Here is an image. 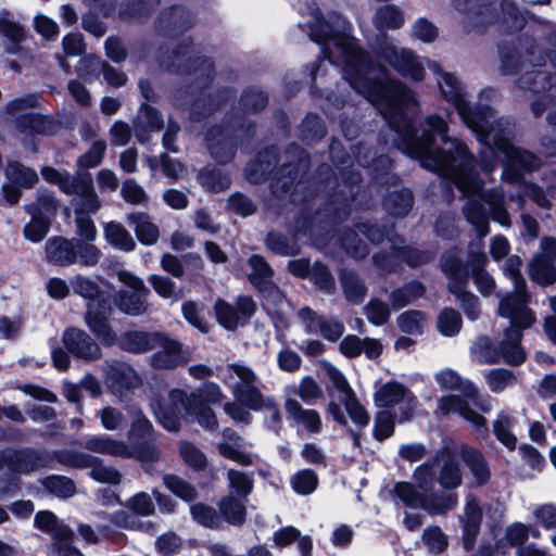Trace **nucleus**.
<instances>
[{"instance_id": "nucleus-1", "label": "nucleus", "mask_w": 556, "mask_h": 556, "mask_svg": "<svg viewBox=\"0 0 556 556\" xmlns=\"http://www.w3.org/2000/svg\"><path fill=\"white\" fill-rule=\"evenodd\" d=\"M308 10L311 39L325 43V59L330 62L334 58L343 59L345 79L379 110L397 134V148L418 160L424 168L451 178L465 193L479 190L482 181L473 172V156L463 142L447 136V123L431 114L426 117L421 129L416 130L404 113L417 104L414 93L401 81L384 79V68L369 60L355 40L345 34L344 20L333 15L326 21L313 2Z\"/></svg>"}, {"instance_id": "nucleus-2", "label": "nucleus", "mask_w": 556, "mask_h": 556, "mask_svg": "<svg viewBox=\"0 0 556 556\" xmlns=\"http://www.w3.org/2000/svg\"><path fill=\"white\" fill-rule=\"evenodd\" d=\"M431 68L439 73L437 64H432ZM438 85L442 97L455 106L465 125L485 146L479 154L480 167L484 173H491L496 168L495 150L506 159V166L502 173L505 181L517 184L522 180L521 174L515 166H519L525 172L540 168L539 157L513 144L510 138L513 127L508 121L496 117L489 106L472 105L465 100V87L455 74L440 72Z\"/></svg>"}, {"instance_id": "nucleus-3", "label": "nucleus", "mask_w": 556, "mask_h": 556, "mask_svg": "<svg viewBox=\"0 0 556 556\" xmlns=\"http://www.w3.org/2000/svg\"><path fill=\"white\" fill-rule=\"evenodd\" d=\"M151 407L156 419L168 431H177L180 428V419L185 414L194 416L197 421L208 430L218 427L213 409L195 395H188L182 390L169 391L164 400L154 399Z\"/></svg>"}, {"instance_id": "nucleus-4", "label": "nucleus", "mask_w": 556, "mask_h": 556, "mask_svg": "<svg viewBox=\"0 0 556 556\" xmlns=\"http://www.w3.org/2000/svg\"><path fill=\"white\" fill-rule=\"evenodd\" d=\"M497 313L510 321L504 338L498 342L501 359L508 365L518 366L526 361V352L521 346L522 331L535 323V314L525 303L513 298H501Z\"/></svg>"}, {"instance_id": "nucleus-5", "label": "nucleus", "mask_w": 556, "mask_h": 556, "mask_svg": "<svg viewBox=\"0 0 556 556\" xmlns=\"http://www.w3.org/2000/svg\"><path fill=\"white\" fill-rule=\"evenodd\" d=\"M413 479L422 491H434L435 483L445 491H453L463 483V470L457 457L443 447L414 469Z\"/></svg>"}, {"instance_id": "nucleus-6", "label": "nucleus", "mask_w": 556, "mask_h": 556, "mask_svg": "<svg viewBox=\"0 0 556 556\" xmlns=\"http://www.w3.org/2000/svg\"><path fill=\"white\" fill-rule=\"evenodd\" d=\"M55 452L34 448H10L3 451L0 457L2 467L8 472L0 477V496L17 490L21 475H30L41 468L50 467L55 458Z\"/></svg>"}, {"instance_id": "nucleus-7", "label": "nucleus", "mask_w": 556, "mask_h": 556, "mask_svg": "<svg viewBox=\"0 0 556 556\" xmlns=\"http://www.w3.org/2000/svg\"><path fill=\"white\" fill-rule=\"evenodd\" d=\"M483 181L482 179H480ZM484 182H482V187L473 192H464L459 189V191L468 197L466 204L463 207V213L469 224H471L479 237H485L489 231V222H488V213L483 206V202L489 205L491 216L494 222L501 224L502 226L510 225V217L507 210L504 207L505 195L502 189H491L484 192L481 197L476 198L473 195L478 194L482 188Z\"/></svg>"}, {"instance_id": "nucleus-8", "label": "nucleus", "mask_w": 556, "mask_h": 556, "mask_svg": "<svg viewBox=\"0 0 556 556\" xmlns=\"http://www.w3.org/2000/svg\"><path fill=\"white\" fill-rule=\"evenodd\" d=\"M392 493L407 507L421 508L432 516H444L458 504L454 492L422 491L417 483L401 481L393 485Z\"/></svg>"}, {"instance_id": "nucleus-9", "label": "nucleus", "mask_w": 556, "mask_h": 556, "mask_svg": "<svg viewBox=\"0 0 556 556\" xmlns=\"http://www.w3.org/2000/svg\"><path fill=\"white\" fill-rule=\"evenodd\" d=\"M222 381L229 387L233 397L247 407L263 395L258 375L244 362L228 363L223 369Z\"/></svg>"}, {"instance_id": "nucleus-10", "label": "nucleus", "mask_w": 556, "mask_h": 556, "mask_svg": "<svg viewBox=\"0 0 556 556\" xmlns=\"http://www.w3.org/2000/svg\"><path fill=\"white\" fill-rule=\"evenodd\" d=\"M116 275L117 279L129 288V290H122L116 293L115 304L118 309L130 316L146 314L150 307L148 302L150 290L143 280L125 269L118 270Z\"/></svg>"}, {"instance_id": "nucleus-11", "label": "nucleus", "mask_w": 556, "mask_h": 556, "mask_svg": "<svg viewBox=\"0 0 556 556\" xmlns=\"http://www.w3.org/2000/svg\"><path fill=\"white\" fill-rule=\"evenodd\" d=\"M56 460L72 468H90V477L102 483L118 484L122 475L113 467L104 465L103 460L91 454L75 450L55 451Z\"/></svg>"}, {"instance_id": "nucleus-12", "label": "nucleus", "mask_w": 556, "mask_h": 556, "mask_svg": "<svg viewBox=\"0 0 556 556\" xmlns=\"http://www.w3.org/2000/svg\"><path fill=\"white\" fill-rule=\"evenodd\" d=\"M216 320L227 330H236L245 325L256 311V304L249 295H240L231 304L224 299H217L213 306Z\"/></svg>"}, {"instance_id": "nucleus-13", "label": "nucleus", "mask_w": 556, "mask_h": 556, "mask_svg": "<svg viewBox=\"0 0 556 556\" xmlns=\"http://www.w3.org/2000/svg\"><path fill=\"white\" fill-rule=\"evenodd\" d=\"M112 307L108 300L88 302L85 321L93 334L104 344H113L117 336L112 329L109 319Z\"/></svg>"}, {"instance_id": "nucleus-14", "label": "nucleus", "mask_w": 556, "mask_h": 556, "mask_svg": "<svg viewBox=\"0 0 556 556\" xmlns=\"http://www.w3.org/2000/svg\"><path fill=\"white\" fill-rule=\"evenodd\" d=\"M161 64L168 70L177 72L191 73L192 71L197 77L205 79L208 78L213 67L211 60L207 58H197L193 60L190 55V46L186 42L174 49L172 55L163 58Z\"/></svg>"}, {"instance_id": "nucleus-15", "label": "nucleus", "mask_w": 556, "mask_h": 556, "mask_svg": "<svg viewBox=\"0 0 556 556\" xmlns=\"http://www.w3.org/2000/svg\"><path fill=\"white\" fill-rule=\"evenodd\" d=\"M374 400L379 407H393L403 403L405 412L401 420L409 419L417 406V400L413 393L397 381H388L380 386L374 395Z\"/></svg>"}, {"instance_id": "nucleus-16", "label": "nucleus", "mask_w": 556, "mask_h": 556, "mask_svg": "<svg viewBox=\"0 0 556 556\" xmlns=\"http://www.w3.org/2000/svg\"><path fill=\"white\" fill-rule=\"evenodd\" d=\"M380 58L403 76L417 81L424 78L422 63L412 51L386 45L380 50Z\"/></svg>"}, {"instance_id": "nucleus-17", "label": "nucleus", "mask_w": 556, "mask_h": 556, "mask_svg": "<svg viewBox=\"0 0 556 556\" xmlns=\"http://www.w3.org/2000/svg\"><path fill=\"white\" fill-rule=\"evenodd\" d=\"M103 369L106 384L113 393L119 396L141 386V378L135 369L126 363L118 361L106 362Z\"/></svg>"}, {"instance_id": "nucleus-18", "label": "nucleus", "mask_w": 556, "mask_h": 556, "mask_svg": "<svg viewBox=\"0 0 556 556\" xmlns=\"http://www.w3.org/2000/svg\"><path fill=\"white\" fill-rule=\"evenodd\" d=\"M62 342L66 350L78 358L94 361L101 356V349L98 343L79 328H67L63 332Z\"/></svg>"}, {"instance_id": "nucleus-19", "label": "nucleus", "mask_w": 556, "mask_h": 556, "mask_svg": "<svg viewBox=\"0 0 556 556\" xmlns=\"http://www.w3.org/2000/svg\"><path fill=\"white\" fill-rule=\"evenodd\" d=\"M458 518L463 527L464 548L471 551L475 547L483 518L482 509L476 496L471 494L466 496L463 514Z\"/></svg>"}, {"instance_id": "nucleus-20", "label": "nucleus", "mask_w": 556, "mask_h": 556, "mask_svg": "<svg viewBox=\"0 0 556 556\" xmlns=\"http://www.w3.org/2000/svg\"><path fill=\"white\" fill-rule=\"evenodd\" d=\"M438 409L441 414L457 413L462 418L467 420L480 434L486 437L489 429L486 419L472 409L467 402L456 395H446L439 399Z\"/></svg>"}, {"instance_id": "nucleus-21", "label": "nucleus", "mask_w": 556, "mask_h": 556, "mask_svg": "<svg viewBox=\"0 0 556 556\" xmlns=\"http://www.w3.org/2000/svg\"><path fill=\"white\" fill-rule=\"evenodd\" d=\"M435 380L443 389H459L465 397L475 401L476 406L482 413H489L492 409V405L489 399L479 397V391L477 387L469 381H463L458 374L455 371L451 369H443L435 375Z\"/></svg>"}, {"instance_id": "nucleus-22", "label": "nucleus", "mask_w": 556, "mask_h": 556, "mask_svg": "<svg viewBox=\"0 0 556 556\" xmlns=\"http://www.w3.org/2000/svg\"><path fill=\"white\" fill-rule=\"evenodd\" d=\"M72 190L68 195L78 197L75 206L76 215H88L99 211L101 202L94 192L93 182L89 174H79V179Z\"/></svg>"}, {"instance_id": "nucleus-23", "label": "nucleus", "mask_w": 556, "mask_h": 556, "mask_svg": "<svg viewBox=\"0 0 556 556\" xmlns=\"http://www.w3.org/2000/svg\"><path fill=\"white\" fill-rule=\"evenodd\" d=\"M85 448L97 454L108 455L116 458L131 456L130 445L108 434H94L85 442Z\"/></svg>"}, {"instance_id": "nucleus-24", "label": "nucleus", "mask_w": 556, "mask_h": 556, "mask_svg": "<svg viewBox=\"0 0 556 556\" xmlns=\"http://www.w3.org/2000/svg\"><path fill=\"white\" fill-rule=\"evenodd\" d=\"M546 63V58L539 49L534 41H526L517 52V60L515 56H509L504 62V67L509 73H515L518 70H527L533 66H542Z\"/></svg>"}, {"instance_id": "nucleus-25", "label": "nucleus", "mask_w": 556, "mask_h": 556, "mask_svg": "<svg viewBox=\"0 0 556 556\" xmlns=\"http://www.w3.org/2000/svg\"><path fill=\"white\" fill-rule=\"evenodd\" d=\"M46 258L49 263L59 266L75 264V240L54 237L45 245Z\"/></svg>"}, {"instance_id": "nucleus-26", "label": "nucleus", "mask_w": 556, "mask_h": 556, "mask_svg": "<svg viewBox=\"0 0 556 556\" xmlns=\"http://www.w3.org/2000/svg\"><path fill=\"white\" fill-rule=\"evenodd\" d=\"M285 408L288 418L303 426L309 433H318L321 430V418L317 410L304 408L294 399H288Z\"/></svg>"}, {"instance_id": "nucleus-27", "label": "nucleus", "mask_w": 556, "mask_h": 556, "mask_svg": "<svg viewBox=\"0 0 556 556\" xmlns=\"http://www.w3.org/2000/svg\"><path fill=\"white\" fill-rule=\"evenodd\" d=\"M126 222L134 227L136 237L142 244L152 245L157 242L160 229L147 213H130L126 216Z\"/></svg>"}, {"instance_id": "nucleus-28", "label": "nucleus", "mask_w": 556, "mask_h": 556, "mask_svg": "<svg viewBox=\"0 0 556 556\" xmlns=\"http://www.w3.org/2000/svg\"><path fill=\"white\" fill-rule=\"evenodd\" d=\"M462 457L471 472L477 486L486 484L491 479V471L482 453L473 447L465 446L462 450Z\"/></svg>"}, {"instance_id": "nucleus-29", "label": "nucleus", "mask_w": 556, "mask_h": 556, "mask_svg": "<svg viewBox=\"0 0 556 556\" xmlns=\"http://www.w3.org/2000/svg\"><path fill=\"white\" fill-rule=\"evenodd\" d=\"M35 526L39 530L49 533L53 542L60 539H74V531L65 523L61 522L58 517L49 511L41 510L35 516Z\"/></svg>"}, {"instance_id": "nucleus-30", "label": "nucleus", "mask_w": 556, "mask_h": 556, "mask_svg": "<svg viewBox=\"0 0 556 556\" xmlns=\"http://www.w3.org/2000/svg\"><path fill=\"white\" fill-rule=\"evenodd\" d=\"M340 282L348 302L358 305L364 301L367 294V287L358 274L344 269L340 273Z\"/></svg>"}, {"instance_id": "nucleus-31", "label": "nucleus", "mask_w": 556, "mask_h": 556, "mask_svg": "<svg viewBox=\"0 0 556 556\" xmlns=\"http://www.w3.org/2000/svg\"><path fill=\"white\" fill-rule=\"evenodd\" d=\"M206 141L208 150L215 160L226 163L232 159L235 146L222 129H211L206 136Z\"/></svg>"}, {"instance_id": "nucleus-32", "label": "nucleus", "mask_w": 556, "mask_h": 556, "mask_svg": "<svg viewBox=\"0 0 556 556\" xmlns=\"http://www.w3.org/2000/svg\"><path fill=\"white\" fill-rule=\"evenodd\" d=\"M520 265L521 258L516 255L508 257L504 265V273L513 281L515 288V292L507 294L505 298H513L528 306L529 294L526 290V280L520 274Z\"/></svg>"}, {"instance_id": "nucleus-33", "label": "nucleus", "mask_w": 556, "mask_h": 556, "mask_svg": "<svg viewBox=\"0 0 556 556\" xmlns=\"http://www.w3.org/2000/svg\"><path fill=\"white\" fill-rule=\"evenodd\" d=\"M156 332L128 331L118 341L119 346L130 353H143L155 349Z\"/></svg>"}, {"instance_id": "nucleus-34", "label": "nucleus", "mask_w": 556, "mask_h": 556, "mask_svg": "<svg viewBox=\"0 0 556 556\" xmlns=\"http://www.w3.org/2000/svg\"><path fill=\"white\" fill-rule=\"evenodd\" d=\"M218 508L223 523L227 522L232 526H241L245 521L247 510L241 497L229 494L220 500Z\"/></svg>"}, {"instance_id": "nucleus-35", "label": "nucleus", "mask_w": 556, "mask_h": 556, "mask_svg": "<svg viewBox=\"0 0 556 556\" xmlns=\"http://www.w3.org/2000/svg\"><path fill=\"white\" fill-rule=\"evenodd\" d=\"M224 438L227 440L217 444L218 452L222 456L237 462L240 465L249 466L252 464L250 455L241 452L238 447V442L241 440L240 435L232 429L227 428L223 431Z\"/></svg>"}, {"instance_id": "nucleus-36", "label": "nucleus", "mask_w": 556, "mask_h": 556, "mask_svg": "<svg viewBox=\"0 0 556 556\" xmlns=\"http://www.w3.org/2000/svg\"><path fill=\"white\" fill-rule=\"evenodd\" d=\"M442 269L450 278L448 289L457 293L467 285V271L463 268L460 260L454 255H446L442 261Z\"/></svg>"}, {"instance_id": "nucleus-37", "label": "nucleus", "mask_w": 556, "mask_h": 556, "mask_svg": "<svg viewBox=\"0 0 556 556\" xmlns=\"http://www.w3.org/2000/svg\"><path fill=\"white\" fill-rule=\"evenodd\" d=\"M0 35H3L11 42L7 51L16 53L17 45L24 40L25 34L23 27L12 18V14L8 10L0 12Z\"/></svg>"}, {"instance_id": "nucleus-38", "label": "nucleus", "mask_w": 556, "mask_h": 556, "mask_svg": "<svg viewBox=\"0 0 556 556\" xmlns=\"http://www.w3.org/2000/svg\"><path fill=\"white\" fill-rule=\"evenodd\" d=\"M106 241L114 248L125 252L135 250L136 242L129 231L119 223L110 222L104 227Z\"/></svg>"}, {"instance_id": "nucleus-39", "label": "nucleus", "mask_w": 556, "mask_h": 556, "mask_svg": "<svg viewBox=\"0 0 556 556\" xmlns=\"http://www.w3.org/2000/svg\"><path fill=\"white\" fill-rule=\"evenodd\" d=\"M390 242L394 256L401 257L412 267L426 264L433 257L430 252L419 251L402 245L404 241L401 238H391Z\"/></svg>"}, {"instance_id": "nucleus-40", "label": "nucleus", "mask_w": 556, "mask_h": 556, "mask_svg": "<svg viewBox=\"0 0 556 556\" xmlns=\"http://www.w3.org/2000/svg\"><path fill=\"white\" fill-rule=\"evenodd\" d=\"M5 176L10 181L24 188H31L39 180L35 169L16 161L8 162Z\"/></svg>"}, {"instance_id": "nucleus-41", "label": "nucleus", "mask_w": 556, "mask_h": 556, "mask_svg": "<svg viewBox=\"0 0 556 556\" xmlns=\"http://www.w3.org/2000/svg\"><path fill=\"white\" fill-rule=\"evenodd\" d=\"M153 438L154 429L151 421L144 416L142 410L134 409L131 414V424L128 430V439L138 443L142 441H152Z\"/></svg>"}, {"instance_id": "nucleus-42", "label": "nucleus", "mask_w": 556, "mask_h": 556, "mask_svg": "<svg viewBox=\"0 0 556 556\" xmlns=\"http://www.w3.org/2000/svg\"><path fill=\"white\" fill-rule=\"evenodd\" d=\"M486 262L488 257L482 252L473 255L471 260L473 281L484 295H489L495 288L494 279L483 269Z\"/></svg>"}, {"instance_id": "nucleus-43", "label": "nucleus", "mask_w": 556, "mask_h": 556, "mask_svg": "<svg viewBox=\"0 0 556 556\" xmlns=\"http://www.w3.org/2000/svg\"><path fill=\"white\" fill-rule=\"evenodd\" d=\"M515 419L506 412H500L493 421L492 428L496 439L509 450L516 447L517 438L510 431Z\"/></svg>"}, {"instance_id": "nucleus-44", "label": "nucleus", "mask_w": 556, "mask_h": 556, "mask_svg": "<svg viewBox=\"0 0 556 556\" xmlns=\"http://www.w3.org/2000/svg\"><path fill=\"white\" fill-rule=\"evenodd\" d=\"M424 293L425 287L420 282L413 281L403 288L392 291L389 295V301L394 309H400L422 296Z\"/></svg>"}, {"instance_id": "nucleus-45", "label": "nucleus", "mask_w": 556, "mask_h": 556, "mask_svg": "<svg viewBox=\"0 0 556 556\" xmlns=\"http://www.w3.org/2000/svg\"><path fill=\"white\" fill-rule=\"evenodd\" d=\"M190 514L192 519L210 529H219L223 527V519L219 513L213 507L205 503H194L190 506Z\"/></svg>"}, {"instance_id": "nucleus-46", "label": "nucleus", "mask_w": 556, "mask_h": 556, "mask_svg": "<svg viewBox=\"0 0 556 556\" xmlns=\"http://www.w3.org/2000/svg\"><path fill=\"white\" fill-rule=\"evenodd\" d=\"M198 177L204 188L215 192L226 190L230 186L228 174L219 168L207 166L199 172Z\"/></svg>"}, {"instance_id": "nucleus-47", "label": "nucleus", "mask_w": 556, "mask_h": 556, "mask_svg": "<svg viewBox=\"0 0 556 556\" xmlns=\"http://www.w3.org/2000/svg\"><path fill=\"white\" fill-rule=\"evenodd\" d=\"M404 23L402 11L395 5H382L377 9L374 16V24L377 28L396 29Z\"/></svg>"}, {"instance_id": "nucleus-48", "label": "nucleus", "mask_w": 556, "mask_h": 556, "mask_svg": "<svg viewBox=\"0 0 556 556\" xmlns=\"http://www.w3.org/2000/svg\"><path fill=\"white\" fill-rule=\"evenodd\" d=\"M58 210V202L52 192L40 190L37 193L36 202L26 205V211L31 215H37L50 219L55 215Z\"/></svg>"}, {"instance_id": "nucleus-49", "label": "nucleus", "mask_w": 556, "mask_h": 556, "mask_svg": "<svg viewBox=\"0 0 556 556\" xmlns=\"http://www.w3.org/2000/svg\"><path fill=\"white\" fill-rule=\"evenodd\" d=\"M384 206L391 215L405 216L413 206V194L409 190L391 192L386 198Z\"/></svg>"}, {"instance_id": "nucleus-50", "label": "nucleus", "mask_w": 556, "mask_h": 556, "mask_svg": "<svg viewBox=\"0 0 556 556\" xmlns=\"http://www.w3.org/2000/svg\"><path fill=\"white\" fill-rule=\"evenodd\" d=\"M252 271L249 275L250 282L257 289L271 281L273 269L265 258L254 254L249 258Z\"/></svg>"}, {"instance_id": "nucleus-51", "label": "nucleus", "mask_w": 556, "mask_h": 556, "mask_svg": "<svg viewBox=\"0 0 556 556\" xmlns=\"http://www.w3.org/2000/svg\"><path fill=\"white\" fill-rule=\"evenodd\" d=\"M70 286L75 294L88 300L89 302L103 300L99 298L101 293L99 285L89 277L79 274L75 275L71 278Z\"/></svg>"}, {"instance_id": "nucleus-52", "label": "nucleus", "mask_w": 556, "mask_h": 556, "mask_svg": "<svg viewBox=\"0 0 556 556\" xmlns=\"http://www.w3.org/2000/svg\"><path fill=\"white\" fill-rule=\"evenodd\" d=\"M41 175L46 181L56 185L65 194L73 191V187L79 179V174L71 175L68 172H60L51 166H43L41 168Z\"/></svg>"}, {"instance_id": "nucleus-53", "label": "nucleus", "mask_w": 556, "mask_h": 556, "mask_svg": "<svg viewBox=\"0 0 556 556\" xmlns=\"http://www.w3.org/2000/svg\"><path fill=\"white\" fill-rule=\"evenodd\" d=\"M530 277L541 285L552 283L556 277L554 263L539 255L530 263Z\"/></svg>"}, {"instance_id": "nucleus-54", "label": "nucleus", "mask_w": 556, "mask_h": 556, "mask_svg": "<svg viewBox=\"0 0 556 556\" xmlns=\"http://www.w3.org/2000/svg\"><path fill=\"white\" fill-rule=\"evenodd\" d=\"M341 403L351 418V420L359 426L366 427L369 422V414L366 408L357 400L355 392L348 394L346 396H340Z\"/></svg>"}, {"instance_id": "nucleus-55", "label": "nucleus", "mask_w": 556, "mask_h": 556, "mask_svg": "<svg viewBox=\"0 0 556 556\" xmlns=\"http://www.w3.org/2000/svg\"><path fill=\"white\" fill-rule=\"evenodd\" d=\"M363 309L368 321L375 326L387 324L391 315L389 304L377 298L371 299Z\"/></svg>"}, {"instance_id": "nucleus-56", "label": "nucleus", "mask_w": 556, "mask_h": 556, "mask_svg": "<svg viewBox=\"0 0 556 556\" xmlns=\"http://www.w3.org/2000/svg\"><path fill=\"white\" fill-rule=\"evenodd\" d=\"M396 323L401 331L419 334L422 332L426 315L420 311H406L397 317Z\"/></svg>"}, {"instance_id": "nucleus-57", "label": "nucleus", "mask_w": 556, "mask_h": 556, "mask_svg": "<svg viewBox=\"0 0 556 556\" xmlns=\"http://www.w3.org/2000/svg\"><path fill=\"white\" fill-rule=\"evenodd\" d=\"M475 354L479 362L484 364H497L501 359L498 344H493L489 337H480L475 342Z\"/></svg>"}, {"instance_id": "nucleus-58", "label": "nucleus", "mask_w": 556, "mask_h": 556, "mask_svg": "<svg viewBox=\"0 0 556 556\" xmlns=\"http://www.w3.org/2000/svg\"><path fill=\"white\" fill-rule=\"evenodd\" d=\"M102 256L101 251L92 243L75 240V263L79 261L83 266H96Z\"/></svg>"}, {"instance_id": "nucleus-59", "label": "nucleus", "mask_w": 556, "mask_h": 556, "mask_svg": "<svg viewBox=\"0 0 556 556\" xmlns=\"http://www.w3.org/2000/svg\"><path fill=\"white\" fill-rule=\"evenodd\" d=\"M308 278L325 293L330 294L336 290V282L330 270L321 263H314Z\"/></svg>"}, {"instance_id": "nucleus-60", "label": "nucleus", "mask_w": 556, "mask_h": 556, "mask_svg": "<svg viewBox=\"0 0 556 556\" xmlns=\"http://www.w3.org/2000/svg\"><path fill=\"white\" fill-rule=\"evenodd\" d=\"M266 247L281 256H291L300 252L299 245L280 233L270 232L266 238Z\"/></svg>"}, {"instance_id": "nucleus-61", "label": "nucleus", "mask_w": 556, "mask_h": 556, "mask_svg": "<svg viewBox=\"0 0 556 556\" xmlns=\"http://www.w3.org/2000/svg\"><path fill=\"white\" fill-rule=\"evenodd\" d=\"M488 386L492 392H502L507 387L516 383L517 379L515 375L504 368L491 369L485 374Z\"/></svg>"}, {"instance_id": "nucleus-62", "label": "nucleus", "mask_w": 556, "mask_h": 556, "mask_svg": "<svg viewBox=\"0 0 556 556\" xmlns=\"http://www.w3.org/2000/svg\"><path fill=\"white\" fill-rule=\"evenodd\" d=\"M462 328V317L459 313L453 308L443 309L438 317V329L446 337H453L459 332Z\"/></svg>"}, {"instance_id": "nucleus-63", "label": "nucleus", "mask_w": 556, "mask_h": 556, "mask_svg": "<svg viewBox=\"0 0 556 556\" xmlns=\"http://www.w3.org/2000/svg\"><path fill=\"white\" fill-rule=\"evenodd\" d=\"M41 483L50 493L59 497H70L75 493L73 481L64 476H50Z\"/></svg>"}, {"instance_id": "nucleus-64", "label": "nucleus", "mask_w": 556, "mask_h": 556, "mask_svg": "<svg viewBox=\"0 0 556 556\" xmlns=\"http://www.w3.org/2000/svg\"><path fill=\"white\" fill-rule=\"evenodd\" d=\"M227 480L229 488L237 493L238 497L245 498L253 490L252 478L242 471L229 469Z\"/></svg>"}]
</instances>
